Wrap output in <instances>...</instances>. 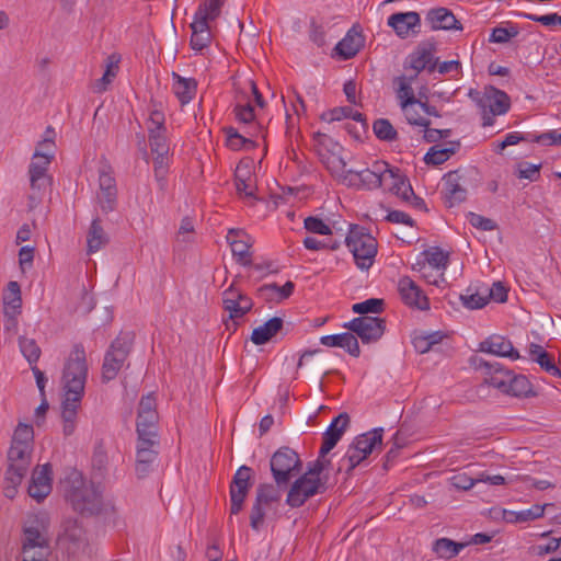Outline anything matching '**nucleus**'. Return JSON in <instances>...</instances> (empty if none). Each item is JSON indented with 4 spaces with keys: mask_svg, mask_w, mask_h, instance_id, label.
Segmentation results:
<instances>
[{
    "mask_svg": "<svg viewBox=\"0 0 561 561\" xmlns=\"http://www.w3.org/2000/svg\"><path fill=\"white\" fill-rule=\"evenodd\" d=\"M382 173V176L385 175V181H382L381 187L391 193H398L400 190V184H403L404 179V176L400 173V170L391 168L387 163V170Z\"/></svg>",
    "mask_w": 561,
    "mask_h": 561,
    "instance_id": "nucleus-50",
    "label": "nucleus"
},
{
    "mask_svg": "<svg viewBox=\"0 0 561 561\" xmlns=\"http://www.w3.org/2000/svg\"><path fill=\"white\" fill-rule=\"evenodd\" d=\"M88 378V364L84 347L76 344L67 358L61 377L64 394H84Z\"/></svg>",
    "mask_w": 561,
    "mask_h": 561,
    "instance_id": "nucleus-4",
    "label": "nucleus"
},
{
    "mask_svg": "<svg viewBox=\"0 0 561 561\" xmlns=\"http://www.w3.org/2000/svg\"><path fill=\"white\" fill-rule=\"evenodd\" d=\"M118 62L119 57L116 55H111L106 58V69L103 75V77L95 81L94 83V90L95 92H103L106 90L107 84H110L113 80V78L116 77V73L118 71Z\"/></svg>",
    "mask_w": 561,
    "mask_h": 561,
    "instance_id": "nucleus-41",
    "label": "nucleus"
},
{
    "mask_svg": "<svg viewBox=\"0 0 561 561\" xmlns=\"http://www.w3.org/2000/svg\"><path fill=\"white\" fill-rule=\"evenodd\" d=\"M504 393L513 397H528L534 394L530 381L524 375H514L512 371Z\"/></svg>",
    "mask_w": 561,
    "mask_h": 561,
    "instance_id": "nucleus-37",
    "label": "nucleus"
},
{
    "mask_svg": "<svg viewBox=\"0 0 561 561\" xmlns=\"http://www.w3.org/2000/svg\"><path fill=\"white\" fill-rule=\"evenodd\" d=\"M348 424L350 415L345 412L340 413L335 419H333L327 431L323 433L320 458L327 456L336 446Z\"/></svg>",
    "mask_w": 561,
    "mask_h": 561,
    "instance_id": "nucleus-26",
    "label": "nucleus"
},
{
    "mask_svg": "<svg viewBox=\"0 0 561 561\" xmlns=\"http://www.w3.org/2000/svg\"><path fill=\"white\" fill-rule=\"evenodd\" d=\"M480 352L490 353L502 357L517 359L518 352L514 348L512 342L503 336L494 335L480 343Z\"/></svg>",
    "mask_w": 561,
    "mask_h": 561,
    "instance_id": "nucleus-30",
    "label": "nucleus"
},
{
    "mask_svg": "<svg viewBox=\"0 0 561 561\" xmlns=\"http://www.w3.org/2000/svg\"><path fill=\"white\" fill-rule=\"evenodd\" d=\"M375 136L382 141L392 142L398 139V131L387 118H378L373 124Z\"/></svg>",
    "mask_w": 561,
    "mask_h": 561,
    "instance_id": "nucleus-45",
    "label": "nucleus"
},
{
    "mask_svg": "<svg viewBox=\"0 0 561 561\" xmlns=\"http://www.w3.org/2000/svg\"><path fill=\"white\" fill-rule=\"evenodd\" d=\"M469 96L480 108L484 127L492 126L494 116L507 113L511 107L510 96L504 91L491 85L486 87L483 93L470 90Z\"/></svg>",
    "mask_w": 561,
    "mask_h": 561,
    "instance_id": "nucleus-6",
    "label": "nucleus"
},
{
    "mask_svg": "<svg viewBox=\"0 0 561 561\" xmlns=\"http://www.w3.org/2000/svg\"><path fill=\"white\" fill-rule=\"evenodd\" d=\"M20 351L30 365L36 364L41 356V348L34 339L20 336L19 339Z\"/></svg>",
    "mask_w": 561,
    "mask_h": 561,
    "instance_id": "nucleus-47",
    "label": "nucleus"
},
{
    "mask_svg": "<svg viewBox=\"0 0 561 561\" xmlns=\"http://www.w3.org/2000/svg\"><path fill=\"white\" fill-rule=\"evenodd\" d=\"M364 36L358 25H353L346 35L335 45L333 56L341 60H348L357 55L364 46Z\"/></svg>",
    "mask_w": 561,
    "mask_h": 561,
    "instance_id": "nucleus-25",
    "label": "nucleus"
},
{
    "mask_svg": "<svg viewBox=\"0 0 561 561\" xmlns=\"http://www.w3.org/2000/svg\"><path fill=\"white\" fill-rule=\"evenodd\" d=\"M388 25L394 30L399 37L407 38L420 33L421 16L414 11L393 13L388 18Z\"/></svg>",
    "mask_w": 561,
    "mask_h": 561,
    "instance_id": "nucleus-24",
    "label": "nucleus"
},
{
    "mask_svg": "<svg viewBox=\"0 0 561 561\" xmlns=\"http://www.w3.org/2000/svg\"><path fill=\"white\" fill-rule=\"evenodd\" d=\"M345 328L355 333L364 344L377 342L386 329L385 319L378 317H358L350 321Z\"/></svg>",
    "mask_w": 561,
    "mask_h": 561,
    "instance_id": "nucleus-18",
    "label": "nucleus"
},
{
    "mask_svg": "<svg viewBox=\"0 0 561 561\" xmlns=\"http://www.w3.org/2000/svg\"><path fill=\"white\" fill-rule=\"evenodd\" d=\"M32 448L11 445L8 450V469L13 482L23 479L30 468Z\"/></svg>",
    "mask_w": 561,
    "mask_h": 561,
    "instance_id": "nucleus-22",
    "label": "nucleus"
},
{
    "mask_svg": "<svg viewBox=\"0 0 561 561\" xmlns=\"http://www.w3.org/2000/svg\"><path fill=\"white\" fill-rule=\"evenodd\" d=\"M282 488L271 483H263L257 486L255 501L250 514V526L252 529L259 530L262 527L266 511L272 510L273 505L280 501Z\"/></svg>",
    "mask_w": 561,
    "mask_h": 561,
    "instance_id": "nucleus-10",
    "label": "nucleus"
},
{
    "mask_svg": "<svg viewBox=\"0 0 561 561\" xmlns=\"http://www.w3.org/2000/svg\"><path fill=\"white\" fill-rule=\"evenodd\" d=\"M426 262L430 266L436 270H446L449 261V254L445 253L439 248H431L430 250L424 251Z\"/></svg>",
    "mask_w": 561,
    "mask_h": 561,
    "instance_id": "nucleus-51",
    "label": "nucleus"
},
{
    "mask_svg": "<svg viewBox=\"0 0 561 561\" xmlns=\"http://www.w3.org/2000/svg\"><path fill=\"white\" fill-rule=\"evenodd\" d=\"M81 396L64 394L61 401V421L62 434L65 437L71 436L77 427L78 412L82 402Z\"/></svg>",
    "mask_w": 561,
    "mask_h": 561,
    "instance_id": "nucleus-27",
    "label": "nucleus"
},
{
    "mask_svg": "<svg viewBox=\"0 0 561 561\" xmlns=\"http://www.w3.org/2000/svg\"><path fill=\"white\" fill-rule=\"evenodd\" d=\"M295 289V284L288 280L283 286H278L276 283L266 284L259 288V294L265 300L282 301L291 296Z\"/></svg>",
    "mask_w": 561,
    "mask_h": 561,
    "instance_id": "nucleus-35",
    "label": "nucleus"
},
{
    "mask_svg": "<svg viewBox=\"0 0 561 561\" xmlns=\"http://www.w3.org/2000/svg\"><path fill=\"white\" fill-rule=\"evenodd\" d=\"M226 0H205L201 3L195 13L215 21L221 12V8Z\"/></svg>",
    "mask_w": 561,
    "mask_h": 561,
    "instance_id": "nucleus-53",
    "label": "nucleus"
},
{
    "mask_svg": "<svg viewBox=\"0 0 561 561\" xmlns=\"http://www.w3.org/2000/svg\"><path fill=\"white\" fill-rule=\"evenodd\" d=\"M175 82L173 91L182 105L190 103L196 94L197 82L194 79H185L173 73Z\"/></svg>",
    "mask_w": 561,
    "mask_h": 561,
    "instance_id": "nucleus-36",
    "label": "nucleus"
},
{
    "mask_svg": "<svg viewBox=\"0 0 561 561\" xmlns=\"http://www.w3.org/2000/svg\"><path fill=\"white\" fill-rule=\"evenodd\" d=\"M438 59L434 60L431 48L420 47L408 56L404 62V69L414 70L413 75H419L422 70L427 69L428 72L435 71Z\"/></svg>",
    "mask_w": 561,
    "mask_h": 561,
    "instance_id": "nucleus-29",
    "label": "nucleus"
},
{
    "mask_svg": "<svg viewBox=\"0 0 561 561\" xmlns=\"http://www.w3.org/2000/svg\"><path fill=\"white\" fill-rule=\"evenodd\" d=\"M231 251L237 262L241 265L249 266L252 264L250 253V238L249 239H233L230 242Z\"/></svg>",
    "mask_w": 561,
    "mask_h": 561,
    "instance_id": "nucleus-43",
    "label": "nucleus"
},
{
    "mask_svg": "<svg viewBox=\"0 0 561 561\" xmlns=\"http://www.w3.org/2000/svg\"><path fill=\"white\" fill-rule=\"evenodd\" d=\"M159 438L138 437L135 463L138 478L142 479L153 470L159 454Z\"/></svg>",
    "mask_w": 561,
    "mask_h": 561,
    "instance_id": "nucleus-16",
    "label": "nucleus"
},
{
    "mask_svg": "<svg viewBox=\"0 0 561 561\" xmlns=\"http://www.w3.org/2000/svg\"><path fill=\"white\" fill-rule=\"evenodd\" d=\"M227 136V145L232 150H241L243 148H253L255 142L238 133L233 127L225 129Z\"/></svg>",
    "mask_w": 561,
    "mask_h": 561,
    "instance_id": "nucleus-49",
    "label": "nucleus"
},
{
    "mask_svg": "<svg viewBox=\"0 0 561 561\" xmlns=\"http://www.w3.org/2000/svg\"><path fill=\"white\" fill-rule=\"evenodd\" d=\"M327 490V479H311L301 474L288 490L286 504L290 507L302 506L310 497L324 493Z\"/></svg>",
    "mask_w": 561,
    "mask_h": 561,
    "instance_id": "nucleus-11",
    "label": "nucleus"
},
{
    "mask_svg": "<svg viewBox=\"0 0 561 561\" xmlns=\"http://www.w3.org/2000/svg\"><path fill=\"white\" fill-rule=\"evenodd\" d=\"M433 31L437 30H462L461 23L456 19L454 13L444 7L431 9L425 18Z\"/></svg>",
    "mask_w": 561,
    "mask_h": 561,
    "instance_id": "nucleus-28",
    "label": "nucleus"
},
{
    "mask_svg": "<svg viewBox=\"0 0 561 561\" xmlns=\"http://www.w3.org/2000/svg\"><path fill=\"white\" fill-rule=\"evenodd\" d=\"M194 225L191 218L185 217L182 219L176 240L181 243H188L193 240Z\"/></svg>",
    "mask_w": 561,
    "mask_h": 561,
    "instance_id": "nucleus-61",
    "label": "nucleus"
},
{
    "mask_svg": "<svg viewBox=\"0 0 561 561\" xmlns=\"http://www.w3.org/2000/svg\"><path fill=\"white\" fill-rule=\"evenodd\" d=\"M459 147V142H450L449 147L433 146L424 157L426 164L439 165L446 162Z\"/></svg>",
    "mask_w": 561,
    "mask_h": 561,
    "instance_id": "nucleus-38",
    "label": "nucleus"
},
{
    "mask_svg": "<svg viewBox=\"0 0 561 561\" xmlns=\"http://www.w3.org/2000/svg\"><path fill=\"white\" fill-rule=\"evenodd\" d=\"M98 204L104 214L115 210L117 206V186L111 164L103 159L99 167Z\"/></svg>",
    "mask_w": 561,
    "mask_h": 561,
    "instance_id": "nucleus-12",
    "label": "nucleus"
},
{
    "mask_svg": "<svg viewBox=\"0 0 561 561\" xmlns=\"http://www.w3.org/2000/svg\"><path fill=\"white\" fill-rule=\"evenodd\" d=\"M134 343V333L122 332L110 345L102 365V380L108 382L116 378L123 368Z\"/></svg>",
    "mask_w": 561,
    "mask_h": 561,
    "instance_id": "nucleus-8",
    "label": "nucleus"
},
{
    "mask_svg": "<svg viewBox=\"0 0 561 561\" xmlns=\"http://www.w3.org/2000/svg\"><path fill=\"white\" fill-rule=\"evenodd\" d=\"M416 79V75L412 76H400L396 79V83L398 84V99L401 102L412 99V102L420 101L421 99H416L412 89V83Z\"/></svg>",
    "mask_w": 561,
    "mask_h": 561,
    "instance_id": "nucleus-46",
    "label": "nucleus"
},
{
    "mask_svg": "<svg viewBox=\"0 0 561 561\" xmlns=\"http://www.w3.org/2000/svg\"><path fill=\"white\" fill-rule=\"evenodd\" d=\"M270 467L275 483L287 486L291 478L300 473L302 462L294 449L285 446L274 453Z\"/></svg>",
    "mask_w": 561,
    "mask_h": 561,
    "instance_id": "nucleus-9",
    "label": "nucleus"
},
{
    "mask_svg": "<svg viewBox=\"0 0 561 561\" xmlns=\"http://www.w3.org/2000/svg\"><path fill=\"white\" fill-rule=\"evenodd\" d=\"M54 136V129L47 127L45 138L38 142L28 167L31 186V193L28 195L30 209L35 208L42 202L47 187L50 185L51 180L47 174V169L54 158V153L51 152Z\"/></svg>",
    "mask_w": 561,
    "mask_h": 561,
    "instance_id": "nucleus-1",
    "label": "nucleus"
},
{
    "mask_svg": "<svg viewBox=\"0 0 561 561\" xmlns=\"http://www.w3.org/2000/svg\"><path fill=\"white\" fill-rule=\"evenodd\" d=\"M53 468L50 463L34 468L27 488L28 495L38 503L46 499L51 492Z\"/></svg>",
    "mask_w": 561,
    "mask_h": 561,
    "instance_id": "nucleus-21",
    "label": "nucleus"
},
{
    "mask_svg": "<svg viewBox=\"0 0 561 561\" xmlns=\"http://www.w3.org/2000/svg\"><path fill=\"white\" fill-rule=\"evenodd\" d=\"M108 242V237L104 231L101 219L95 217L89 228L87 234L88 253H94L105 247Z\"/></svg>",
    "mask_w": 561,
    "mask_h": 561,
    "instance_id": "nucleus-34",
    "label": "nucleus"
},
{
    "mask_svg": "<svg viewBox=\"0 0 561 561\" xmlns=\"http://www.w3.org/2000/svg\"><path fill=\"white\" fill-rule=\"evenodd\" d=\"M411 100L412 99L401 102V108L407 122L410 125L428 127L431 125V121L421 116L416 110V106H420V101L412 102Z\"/></svg>",
    "mask_w": 561,
    "mask_h": 561,
    "instance_id": "nucleus-42",
    "label": "nucleus"
},
{
    "mask_svg": "<svg viewBox=\"0 0 561 561\" xmlns=\"http://www.w3.org/2000/svg\"><path fill=\"white\" fill-rule=\"evenodd\" d=\"M284 321L279 317H274L264 324L255 328L251 335V341L255 345H263L274 337L282 329Z\"/></svg>",
    "mask_w": 561,
    "mask_h": 561,
    "instance_id": "nucleus-33",
    "label": "nucleus"
},
{
    "mask_svg": "<svg viewBox=\"0 0 561 561\" xmlns=\"http://www.w3.org/2000/svg\"><path fill=\"white\" fill-rule=\"evenodd\" d=\"M33 442H34V430L33 426L30 424L19 423L16 426L11 445L14 446H21V447H28L33 449Z\"/></svg>",
    "mask_w": 561,
    "mask_h": 561,
    "instance_id": "nucleus-44",
    "label": "nucleus"
},
{
    "mask_svg": "<svg viewBox=\"0 0 561 561\" xmlns=\"http://www.w3.org/2000/svg\"><path fill=\"white\" fill-rule=\"evenodd\" d=\"M518 33V27L515 25H510L507 27L496 26L492 30L489 42L504 44L507 43L511 38L517 36Z\"/></svg>",
    "mask_w": 561,
    "mask_h": 561,
    "instance_id": "nucleus-55",
    "label": "nucleus"
},
{
    "mask_svg": "<svg viewBox=\"0 0 561 561\" xmlns=\"http://www.w3.org/2000/svg\"><path fill=\"white\" fill-rule=\"evenodd\" d=\"M252 484V469L248 466H241L236 471L230 483V513L232 515H237L242 511L244 500Z\"/></svg>",
    "mask_w": 561,
    "mask_h": 561,
    "instance_id": "nucleus-17",
    "label": "nucleus"
},
{
    "mask_svg": "<svg viewBox=\"0 0 561 561\" xmlns=\"http://www.w3.org/2000/svg\"><path fill=\"white\" fill-rule=\"evenodd\" d=\"M468 220L471 224V226L483 231H491L496 228V224L492 219L474 213L468 214Z\"/></svg>",
    "mask_w": 561,
    "mask_h": 561,
    "instance_id": "nucleus-63",
    "label": "nucleus"
},
{
    "mask_svg": "<svg viewBox=\"0 0 561 561\" xmlns=\"http://www.w3.org/2000/svg\"><path fill=\"white\" fill-rule=\"evenodd\" d=\"M541 164H533L529 162H520L516 165V175L519 179H526L536 182L540 178Z\"/></svg>",
    "mask_w": 561,
    "mask_h": 561,
    "instance_id": "nucleus-56",
    "label": "nucleus"
},
{
    "mask_svg": "<svg viewBox=\"0 0 561 561\" xmlns=\"http://www.w3.org/2000/svg\"><path fill=\"white\" fill-rule=\"evenodd\" d=\"M531 141L546 146H558L561 145V134L557 130H549L547 133L534 136Z\"/></svg>",
    "mask_w": 561,
    "mask_h": 561,
    "instance_id": "nucleus-64",
    "label": "nucleus"
},
{
    "mask_svg": "<svg viewBox=\"0 0 561 561\" xmlns=\"http://www.w3.org/2000/svg\"><path fill=\"white\" fill-rule=\"evenodd\" d=\"M213 20L194 14V21L191 23L192 36L191 46L195 50H202L207 47L211 41L209 22Z\"/></svg>",
    "mask_w": 561,
    "mask_h": 561,
    "instance_id": "nucleus-31",
    "label": "nucleus"
},
{
    "mask_svg": "<svg viewBox=\"0 0 561 561\" xmlns=\"http://www.w3.org/2000/svg\"><path fill=\"white\" fill-rule=\"evenodd\" d=\"M460 300L468 309H481L489 302V297L485 293H474L470 295H461Z\"/></svg>",
    "mask_w": 561,
    "mask_h": 561,
    "instance_id": "nucleus-58",
    "label": "nucleus"
},
{
    "mask_svg": "<svg viewBox=\"0 0 561 561\" xmlns=\"http://www.w3.org/2000/svg\"><path fill=\"white\" fill-rule=\"evenodd\" d=\"M470 363L476 369L482 370L485 383L504 393L512 374L511 370L504 369L497 362L486 360L479 356H472Z\"/></svg>",
    "mask_w": 561,
    "mask_h": 561,
    "instance_id": "nucleus-19",
    "label": "nucleus"
},
{
    "mask_svg": "<svg viewBox=\"0 0 561 561\" xmlns=\"http://www.w3.org/2000/svg\"><path fill=\"white\" fill-rule=\"evenodd\" d=\"M321 344L329 347H342L354 357L360 355V348L356 335L351 332H344L334 335H324L320 339Z\"/></svg>",
    "mask_w": 561,
    "mask_h": 561,
    "instance_id": "nucleus-32",
    "label": "nucleus"
},
{
    "mask_svg": "<svg viewBox=\"0 0 561 561\" xmlns=\"http://www.w3.org/2000/svg\"><path fill=\"white\" fill-rule=\"evenodd\" d=\"M535 362L552 376L561 377V370L556 366L553 357L548 352L540 353L539 356L535 357Z\"/></svg>",
    "mask_w": 561,
    "mask_h": 561,
    "instance_id": "nucleus-59",
    "label": "nucleus"
},
{
    "mask_svg": "<svg viewBox=\"0 0 561 561\" xmlns=\"http://www.w3.org/2000/svg\"><path fill=\"white\" fill-rule=\"evenodd\" d=\"M148 134L151 152L158 154L159 157H167L170 147L165 131L156 133L154 130H150Z\"/></svg>",
    "mask_w": 561,
    "mask_h": 561,
    "instance_id": "nucleus-48",
    "label": "nucleus"
},
{
    "mask_svg": "<svg viewBox=\"0 0 561 561\" xmlns=\"http://www.w3.org/2000/svg\"><path fill=\"white\" fill-rule=\"evenodd\" d=\"M236 118L240 123L249 124L255 118L253 106L248 102L245 104L238 103L233 110Z\"/></svg>",
    "mask_w": 561,
    "mask_h": 561,
    "instance_id": "nucleus-60",
    "label": "nucleus"
},
{
    "mask_svg": "<svg viewBox=\"0 0 561 561\" xmlns=\"http://www.w3.org/2000/svg\"><path fill=\"white\" fill-rule=\"evenodd\" d=\"M62 484L65 497L76 512L81 515L92 516L102 511L103 500L101 492L93 483L87 482L80 472L72 470Z\"/></svg>",
    "mask_w": 561,
    "mask_h": 561,
    "instance_id": "nucleus-2",
    "label": "nucleus"
},
{
    "mask_svg": "<svg viewBox=\"0 0 561 561\" xmlns=\"http://www.w3.org/2000/svg\"><path fill=\"white\" fill-rule=\"evenodd\" d=\"M382 428H374L356 436L348 445L345 455L339 462L337 471L351 472L363 462L376 448L382 445Z\"/></svg>",
    "mask_w": 561,
    "mask_h": 561,
    "instance_id": "nucleus-5",
    "label": "nucleus"
},
{
    "mask_svg": "<svg viewBox=\"0 0 561 561\" xmlns=\"http://www.w3.org/2000/svg\"><path fill=\"white\" fill-rule=\"evenodd\" d=\"M450 483L458 490L468 491L478 483V480L465 472H460L450 478Z\"/></svg>",
    "mask_w": 561,
    "mask_h": 561,
    "instance_id": "nucleus-62",
    "label": "nucleus"
},
{
    "mask_svg": "<svg viewBox=\"0 0 561 561\" xmlns=\"http://www.w3.org/2000/svg\"><path fill=\"white\" fill-rule=\"evenodd\" d=\"M386 170L387 162L377 160L371 164L370 168H366L360 171H344L345 175L343 176V179L345 181H348L350 185L356 186L358 188L373 191L381 188L382 181H385V176L382 178V172H385Z\"/></svg>",
    "mask_w": 561,
    "mask_h": 561,
    "instance_id": "nucleus-13",
    "label": "nucleus"
},
{
    "mask_svg": "<svg viewBox=\"0 0 561 561\" xmlns=\"http://www.w3.org/2000/svg\"><path fill=\"white\" fill-rule=\"evenodd\" d=\"M156 398L152 394L142 397L138 405V415L136 430L138 437L159 438L158 421L159 415L156 410Z\"/></svg>",
    "mask_w": 561,
    "mask_h": 561,
    "instance_id": "nucleus-14",
    "label": "nucleus"
},
{
    "mask_svg": "<svg viewBox=\"0 0 561 561\" xmlns=\"http://www.w3.org/2000/svg\"><path fill=\"white\" fill-rule=\"evenodd\" d=\"M23 561H47L49 556L48 518L42 514L27 517L23 526Z\"/></svg>",
    "mask_w": 561,
    "mask_h": 561,
    "instance_id": "nucleus-3",
    "label": "nucleus"
},
{
    "mask_svg": "<svg viewBox=\"0 0 561 561\" xmlns=\"http://www.w3.org/2000/svg\"><path fill=\"white\" fill-rule=\"evenodd\" d=\"M398 291L402 301L412 308L420 310L430 309V300L424 295L423 290L416 285V283L409 276H403L399 279Z\"/></svg>",
    "mask_w": 561,
    "mask_h": 561,
    "instance_id": "nucleus-23",
    "label": "nucleus"
},
{
    "mask_svg": "<svg viewBox=\"0 0 561 561\" xmlns=\"http://www.w3.org/2000/svg\"><path fill=\"white\" fill-rule=\"evenodd\" d=\"M345 243L358 268L368 270L373 265L377 254V241L365 228L351 225Z\"/></svg>",
    "mask_w": 561,
    "mask_h": 561,
    "instance_id": "nucleus-7",
    "label": "nucleus"
},
{
    "mask_svg": "<svg viewBox=\"0 0 561 561\" xmlns=\"http://www.w3.org/2000/svg\"><path fill=\"white\" fill-rule=\"evenodd\" d=\"M385 301L378 298H369L363 302L353 305L352 310L358 314L380 313L383 311Z\"/></svg>",
    "mask_w": 561,
    "mask_h": 561,
    "instance_id": "nucleus-54",
    "label": "nucleus"
},
{
    "mask_svg": "<svg viewBox=\"0 0 561 561\" xmlns=\"http://www.w3.org/2000/svg\"><path fill=\"white\" fill-rule=\"evenodd\" d=\"M469 180L460 170L450 171L444 176V199L448 207L459 205L467 198Z\"/></svg>",
    "mask_w": 561,
    "mask_h": 561,
    "instance_id": "nucleus-20",
    "label": "nucleus"
},
{
    "mask_svg": "<svg viewBox=\"0 0 561 561\" xmlns=\"http://www.w3.org/2000/svg\"><path fill=\"white\" fill-rule=\"evenodd\" d=\"M466 543H458L449 538H439L433 543V551L443 559H451L456 557Z\"/></svg>",
    "mask_w": 561,
    "mask_h": 561,
    "instance_id": "nucleus-39",
    "label": "nucleus"
},
{
    "mask_svg": "<svg viewBox=\"0 0 561 561\" xmlns=\"http://www.w3.org/2000/svg\"><path fill=\"white\" fill-rule=\"evenodd\" d=\"M21 304L22 299L20 285L16 282H10L3 293L4 310L8 308V310L13 313H20Z\"/></svg>",
    "mask_w": 561,
    "mask_h": 561,
    "instance_id": "nucleus-40",
    "label": "nucleus"
},
{
    "mask_svg": "<svg viewBox=\"0 0 561 561\" xmlns=\"http://www.w3.org/2000/svg\"><path fill=\"white\" fill-rule=\"evenodd\" d=\"M305 229L308 230L311 233H318L328 236L332 233L331 228L320 218L318 217H307L305 219Z\"/></svg>",
    "mask_w": 561,
    "mask_h": 561,
    "instance_id": "nucleus-57",
    "label": "nucleus"
},
{
    "mask_svg": "<svg viewBox=\"0 0 561 561\" xmlns=\"http://www.w3.org/2000/svg\"><path fill=\"white\" fill-rule=\"evenodd\" d=\"M224 309L229 312V319L232 321L233 330L237 329V320L242 319L253 307L252 299L236 287L233 282L222 293Z\"/></svg>",
    "mask_w": 561,
    "mask_h": 561,
    "instance_id": "nucleus-15",
    "label": "nucleus"
},
{
    "mask_svg": "<svg viewBox=\"0 0 561 561\" xmlns=\"http://www.w3.org/2000/svg\"><path fill=\"white\" fill-rule=\"evenodd\" d=\"M549 504H543V505L535 504L530 508L525 510V511H520L517 513L511 512L510 513L511 517L508 518V520L510 522H528V520L537 519V518L543 516L545 508Z\"/></svg>",
    "mask_w": 561,
    "mask_h": 561,
    "instance_id": "nucleus-52",
    "label": "nucleus"
}]
</instances>
